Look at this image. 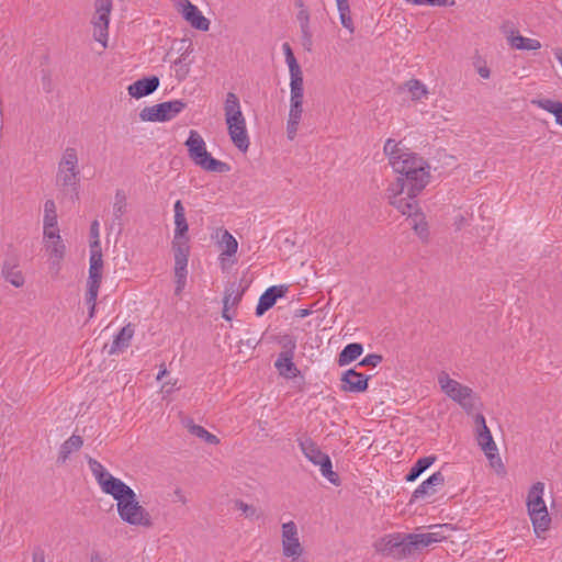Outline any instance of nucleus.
Listing matches in <instances>:
<instances>
[{
    "mask_svg": "<svg viewBox=\"0 0 562 562\" xmlns=\"http://www.w3.org/2000/svg\"><path fill=\"white\" fill-rule=\"evenodd\" d=\"M392 168L398 177L390 183L387 192L404 193L408 188L411 195H418L429 182L430 166L422 156L409 150L401 159L394 160Z\"/></svg>",
    "mask_w": 562,
    "mask_h": 562,
    "instance_id": "obj_1",
    "label": "nucleus"
},
{
    "mask_svg": "<svg viewBox=\"0 0 562 562\" xmlns=\"http://www.w3.org/2000/svg\"><path fill=\"white\" fill-rule=\"evenodd\" d=\"M110 494L116 502L120 518L132 525L151 528L154 522L149 512L137 501L135 492L123 483Z\"/></svg>",
    "mask_w": 562,
    "mask_h": 562,
    "instance_id": "obj_2",
    "label": "nucleus"
},
{
    "mask_svg": "<svg viewBox=\"0 0 562 562\" xmlns=\"http://www.w3.org/2000/svg\"><path fill=\"white\" fill-rule=\"evenodd\" d=\"M225 121L227 124L228 134L233 144L243 153H246L249 147V137L246 128V120L240 110V103L237 95L228 92L226 95L225 104Z\"/></svg>",
    "mask_w": 562,
    "mask_h": 562,
    "instance_id": "obj_3",
    "label": "nucleus"
},
{
    "mask_svg": "<svg viewBox=\"0 0 562 562\" xmlns=\"http://www.w3.org/2000/svg\"><path fill=\"white\" fill-rule=\"evenodd\" d=\"M184 145L188 147L189 157L203 170L217 173H226L231 170V166L228 164L212 157V155L206 150L203 137L196 131H190Z\"/></svg>",
    "mask_w": 562,
    "mask_h": 562,
    "instance_id": "obj_4",
    "label": "nucleus"
},
{
    "mask_svg": "<svg viewBox=\"0 0 562 562\" xmlns=\"http://www.w3.org/2000/svg\"><path fill=\"white\" fill-rule=\"evenodd\" d=\"M408 533L394 532L378 539L373 547L383 557L402 560L413 555Z\"/></svg>",
    "mask_w": 562,
    "mask_h": 562,
    "instance_id": "obj_5",
    "label": "nucleus"
},
{
    "mask_svg": "<svg viewBox=\"0 0 562 562\" xmlns=\"http://www.w3.org/2000/svg\"><path fill=\"white\" fill-rule=\"evenodd\" d=\"M438 383L442 392L452 401L457 402L462 408L467 412L473 409V391L469 386L462 385L458 381L451 379L445 371H441L438 374Z\"/></svg>",
    "mask_w": 562,
    "mask_h": 562,
    "instance_id": "obj_6",
    "label": "nucleus"
},
{
    "mask_svg": "<svg viewBox=\"0 0 562 562\" xmlns=\"http://www.w3.org/2000/svg\"><path fill=\"white\" fill-rule=\"evenodd\" d=\"M78 156L75 148H66L58 166L57 182L64 188L70 187L78 195L79 170Z\"/></svg>",
    "mask_w": 562,
    "mask_h": 562,
    "instance_id": "obj_7",
    "label": "nucleus"
},
{
    "mask_svg": "<svg viewBox=\"0 0 562 562\" xmlns=\"http://www.w3.org/2000/svg\"><path fill=\"white\" fill-rule=\"evenodd\" d=\"M182 100L161 102L151 106H145L139 112V119L144 122H167L176 117L186 109Z\"/></svg>",
    "mask_w": 562,
    "mask_h": 562,
    "instance_id": "obj_8",
    "label": "nucleus"
},
{
    "mask_svg": "<svg viewBox=\"0 0 562 562\" xmlns=\"http://www.w3.org/2000/svg\"><path fill=\"white\" fill-rule=\"evenodd\" d=\"M296 348V341L290 337H284L283 351H281L274 362V367L279 373L288 379L296 378L300 374V370L293 362L294 350Z\"/></svg>",
    "mask_w": 562,
    "mask_h": 562,
    "instance_id": "obj_9",
    "label": "nucleus"
},
{
    "mask_svg": "<svg viewBox=\"0 0 562 562\" xmlns=\"http://www.w3.org/2000/svg\"><path fill=\"white\" fill-rule=\"evenodd\" d=\"M95 15L92 24L94 26L93 36L95 41L106 46L109 15L112 10V0H95Z\"/></svg>",
    "mask_w": 562,
    "mask_h": 562,
    "instance_id": "obj_10",
    "label": "nucleus"
},
{
    "mask_svg": "<svg viewBox=\"0 0 562 562\" xmlns=\"http://www.w3.org/2000/svg\"><path fill=\"white\" fill-rule=\"evenodd\" d=\"M447 528V525H436L432 526L434 531L427 533H408L407 539H409V544L412 547V552L415 554L422 549L429 547L434 543L441 542L447 538L443 530Z\"/></svg>",
    "mask_w": 562,
    "mask_h": 562,
    "instance_id": "obj_11",
    "label": "nucleus"
},
{
    "mask_svg": "<svg viewBox=\"0 0 562 562\" xmlns=\"http://www.w3.org/2000/svg\"><path fill=\"white\" fill-rule=\"evenodd\" d=\"M88 464L93 473L98 484L105 494H112L124 482L106 471V469L95 459L89 458Z\"/></svg>",
    "mask_w": 562,
    "mask_h": 562,
    "instance_id": "obj_12",
    "label": "nucleus"
},
{
    "mask_svg": "<svg viewBox=\"0 0 562 562\" xmlns=\"http://www.w3.org/2000/svg\"><path fill=\"white\" fill-rule=\"evenodd\" d=\"M390 204L397 209L403 215L408 217L420 215V207L416 201L417 195H411L408 188L405 189L404 193L387 192Z\"/></svg>",
    "mask_w": 562,
    "mask_h": 562,
    "instance_id": "obj_13",
    "label": "nucleus"
},
{
    "mask_svg": "<svg viewBox=\"0 0 562 562\" xmlns=\"http://www.w3.org/2000/svg\"><path fill=\"white\" fill-rule=\"evenodd\" d=\"M476 426V440L485 456L492 460L496 452L497 447L492 437L490 428L486 426L485 417L482 414H477L474 418Z\"/></svg>",
    "mask_w": 562,
    "mask_h": 562,
    "instance_id": "obj_14",
    "label": "nucleus"
},
{
    "mask_svg": "<svg viewBox=\"0 0 562 562\" xmlns=\"http://www.w3.org/2000/svg\"><path fill=\"white\" fill-rule=\"evenodd\" d=\"M282 549L285 557H299L302 553L297 528L293 521L282 525Z\"/></svg>",
    "mask_w": 562,
    "mask_h": 562,
    "instance_id": "obj_15",
    "label": "nucleus"
},
{
    "mask_svg": "<svg viewBox=\"0 0 562 562\" xmlns=\"http://www.w3.org/2000/svg\"><path fill=\"white\" fill-rule=\"evenodd\" d=\"M370 379V375H364L356 369H349L345 371L341 375V385L340 389L344 392L349 393H361L367 391L368 389V381Z\"/></svg>",
    "mask_w": 562,
    "mask_h": 562,
    "instance_id": "obj_16",
    "label": "nucleus"
},
{
    "mask_svg": "<svg viewBox=\"0 0 562 562\" xmlns=\"http://www.w3.org/2000/svg\"><path fill=\"white\" fill-rule=\"evenodd\" d=\"M288 291L284 285H273L268 288L259 297L256 315L262 316L268 310H270L277 302L278 299L283 297Z\"/></svg>",
    "mask_w": 562,
    "mask_h": 562,
    "instance_id": "obj_17",
    "label": "nucleus"
},
{
    "mask_svg": "<svg viewBox=\"0 0 562 562\" xmlns=\"http://www.w3.org/2000/svg\"><path fill=\"white\" fill-rule=\"evenodd\" d=\"M445 483L443 474L438 471L425 480L412 494L409 503H414L419 499H424L426 496L434 495L437 486H441Z\"/></svg>",
    "mask_w": 562,
    "mask_h": 562,
    "instance_id": "obj_18",
    "label": "nucleus"
},
{
    "mask_svg": "<svg viewBox=\"0 0 562 562\" xmlns=\"http://www.w3.org/2000/svg\"><path fill=\"white\" fill-rule=\"evenodd\" d=\"M181 1V13L191 26L200 31H207L210 27V21L201 13L198 7L192 4L189 0Z\"/></svg>",
    "mask_w": 562,
    "mask_h": 562,
    "instance_id": "obj_19",
    "label": "nucleus"
},
{
    "mask_svg": "<svg viewBox=\"0 0 562 562\" xmlns=\"http://www.w3.org/2000/svg\"><path fill=\"white\" fill-rule=\"evenodd\" d=\"M158 87L159 78L156 76H150L142 78L135 81L134 83L130 85L127 90L132 97L139 99L149 95L150 93L156 91Z\"/></svg>",
    "mask_w": 562,
    "mask_h": 562,
    "instance_id": "obj_20",
    "label": "nucleus"
},
{
    "mask_svg": "<svg viewBox=\"0 0 562 562\" xmlns=\"http://www.w3.org/2000/svg\"><path fill=\"white\" fill-rule=\"evenodd\" d=\"M297 442L305 458H307L315 465L322 463L323 458L329 457L328 454L324 453L317 443L311 438H300L297 439Z\"/></svg>",
    "mask_w": 562,
    "mask_h": 562,
    "instance_id": "obj_21",
    "label": "nucleus"
},
{
    "mask_svg": "<svg viewBox=\"0 0 562 562\" xmlns=\"http://www.w3.org/2000/svg\"><path fill=\"white\" fill-rule=\"evenodd\" d=\"M133 336H134V326L132 324H127L119 331L117 335H115V337L108 350V353L115 355V353H119V352L123 351L124 349H126L130 346Z\"/></svg>",
    "mask_w": 562,
    "mask_h": 562,
    "instance_id": "obj_22",
    "label": "nucleus"
},
{
    "mask_svg": "<svg viewBox=\"0 0 562 562\" xmlns=\"http://www.w3.org/2000/svg\"><path fill=\"white\" fill-rule=\"evenodd\" d=\"M544 484L542 482H537L531 486L527 497L528 513H539L547 509V505L542 498Z\"/></svg>",
    "mask_w": 562,
    "mask_h": 562,
    "instance_id": "obj_23",
    "label": "nucleus"
},
{
    "mask_svg": "<svg viewBox=\"0 0 562 562\" xmlns=\"http://www.w3.org/2000/svg\"><path fill=\"white\" fill-rule=\"evenodd\" d=\"M303 102H290L289 120L286 123V134L289 139H294L299 124L302 119Z\"/></svg>",
    "mask_w": 562,
    "mask_h": 562,
    "instance_id": "obj_24",
    "label": "nucleus"
},
{
    "mask_svg": "<svg viewBox=\"0 0 562 562\" xmlns=\"http://www.w3.org/2000/svg\"><path fill=\"white\" fill-rule=\"evenodd\" d=\"M172 250L175 255V269H187L190 247L188 239H173Z\"/></svg>",
    "mask_w": 562,
    "mask_h": 562,
    "instance_id": "obj_25",
    "label": "nucleus"
},
{
    "mask_svg": "<svg viewBox=\"0 0 562 562\" xmlns=\"http://www.w3.org/2000/svg\"><path fill=\"white\" fill-rule=\"evenodd\" d=\"M175 211V237L173 239H188L186 237V234L189 229L186 214H184V207L180 200L176 201L173 205Z\"/></svg>",
    "mask_w": 562,
    "mask_h": 562,
    "instance_id": "obj_26",
    "label": "nucleus"
},
{
    "mask_svg": "<svg viewBox=\"0 0 562 562\" xmlns=\"http://www.w3.org/2000/svg\"><path fill=\"white\" fill-rule=\"evenodd\" d=\"M363 352V346L359 342H351L344 347L337 357L339 367L348 366L357 360Z\"/></svg>",
    "mask_w": 562,
    "mask_h": 562,
    "instance_id": "obj_27",
    "label": "nucleus"
},
{
    "mask_svg": "<svg viewBox=\"0 0 562 562\" xmlns=\"http://www.w3.org/2000/svg\"><path fill=\"white\" fill-rule=\"evenodd\" d=\"M83 445V440L80 436L72 435L70 438H68L59 449V454L57 458L58 463H65L69 456L78 451Z\"/></svg>",
    "mask_w": 562,
    "mask_h": 562,
    "instance_id": "obj_28",
    "label": "nucleus"
},
{
    "mask_svg": "<svg viewBox=\"0 0 562 562\" xmlns=\"http://www.w3.org/2000/svg\"><path fill=\"white\" fill-rule=\"evenodd\" d=\"M245 292V288L240 283L229 282L225 288L223 304L228 305L232 308L238 305Z\"/></svg>",
    "mask_w": 562,
    "mask_h": 562,
    "instance_id": "obj_29",
    "label": "nucleus"
},
{
    "mask_svg": "<svg viewBox=\"0 0 562 562\" xmlns=\"http://www.w3.org/2000/svg\"><path fill=\"white\" fill-rule=\"evenodd\" d=\"M127 202L126 194L123 190L119 189L115 192L113 203V222L117 224L120 231L123 227L122 217L126 213Z\"/></svg>",
    "mask_w": 562,
    "mask_h": 562,
    "instance_id": "obj_30",
    "label": "nucleus"
},
{
    "mask_svg": "<svg viewBox=\"0 0 562 562\" xmlns=\"http://www.w3.org/2000/svg\"><path fill=\"white\" fill-rule=\"evenodd\" d=\"M530 519L532 521L533 530L538 537H540L541 532H544L549 529L551 524V518L549 516L548 509H543L541 512L528 513Z\"/></svg>",
    "mask_w": 562,
    "mask_h": 562,
    "instance_id": "obj_31",
    "label": "nucleus"
},
{
    "mask_svg": "<svg viewBox=\"0 0 562 562\" xmlns=\"http://www.w3.org/2000/svg\"><path fill=\"white\" fill-rule=\"evenodd\" d=\"M532 103L536 104L538 108L553 114L555 117V122L562 126V102L554 101L551 99H539L533 100Z\"/></svg>",
    "mask_w": 562,
    "mask_h": 562,
    "instance_id": "obj_32",
    "label": "nucleus"
},
{
    "mask_svg": "<svg viewBox=\"0 0 562 562\" xmlns=\"http://www.w3.org/2000/svg\"><path fill=\"white\" fill-rule=\"evenodd\" d=\"M436 461L435 456H428L418 459L406 474L405 480L407 482H414L417 477L425 472Z\"/></svg>",
    "mask_w": 562,
    "mask_h": 562,
    "instance_id": "obj_33",
    "label": "nucleus"
},
{
    "mask_svg": "<svg viewBox=\"0 0 562 562\" xmlns=\"http://www.w3.org/2000/svg\"><path fill=\"white\" fill-rule=\"evenodd\" d=\"M102 280V269H89V277L87 282L88 301L94 302L98 297L99 288Z\"/></svg>",
    "mask_w": 562,
    "mask_h": 562,
    "instance_id": "obj_34",
    "label": "nucleus"
},
{
    "mask_svg": "<svg viewBox=\"0 0 562 562\" xmlns=\"http://www.w3.org/2000/svg\"><path fill=\"white\" fill-rule=\"evenodd\" d=\"M508 41L510 46L516 49L537 50L541 47L538 40L524 37L520 34L508 36Z\"/></svg>",
    "mask_w": 562,
    "mask_h": 562,
    "instance_id": "obj_35",
    "label": "nucleus"
},
{
    "mask_svg": "<svg viewBox=\"0 0 562 562\" xmlns=\"http://www.w3.org/2000/svg\"><path fill=\"white\" fill-rule=\"evenodd\" d=\"M290 88H291V98L290 102H303L304 88H303V75H290Z\"/></svg>",
    "mask_w": 562,
    "mask_h": 562,
    "instance_id": "obj_36",
    "label": "nucleus"
},
{
    "mask_svg": "<svg viewBox=\"0 0 562 562\" xmlns=\"http://www.w3.org/2000/svg\"><path fill=\"white\" fill-rule=\"evenodd\" d=\"M46 248L49 251L53 266L59 268V262L65 255V245L61 239L46 241Z\"/></svg>",
    "mask_w": 562,
    "mask_h": 562,
    "instance_id": "obj_37",
    "label": "nucleus"
},
{
    "mask_svg": "<svg viewBox=\"0 0 562 562\" xmlns=\"http://www.w3.org/2000/svg\"><path fill=\"white\" fill-rule=\"evenodd\" d=\"M383 150H384V154L387 156L389 164L391 166H393V161H394L393 157L395 158V160H398V159H401L402 155H404L405 153L408 151L407 148L400 147V143H396L392 138H389L385 142Z\"/></svg>",
    "mask_w": 562,
    "mask_h": 562,
    "instance_id": "obj_38",
    "label": "nucleus"
},
{
    "mask_svg": "<svg viewBox=\"0 0 562 562\" xmlns=\"http://www.w3.org/2000/svg\"><path fill=\"white\" fill-rule=\"evenodd\" d=\"M187 427L192 435L201 438L202 440L210 445H216L220 442L218 438L215 435L209 432L204 427L200 425H195L192 422H190Z\"/></svg>",
    "mask_w": 562,
    "mask_h": 562,
    "instance_id": "obj_39",
    "label": "nucleus"
},
{
    "mask_svg": "<svg viewBox=\"0 0 562 562\" xmlns=\"http://www.w3.org/2000/svg\"><path fill=\"white\" fill-rule=\"evenodd\" d=\"M405 88L411 93L412 99L417 101L428 94L426 86L418 79H411L405 83Z\"/></svg>",
    "mask_w": 562,
    "mask_h": 562,
    "instance_id": "obj_40",
    "label": "nucleus"
},
{
    "mask_svg": "<svg viewBox=\"0 0 562 562\" xmlns=\"http://www.w3.org/2000/svg\"><path fill=\"white\" fill-rule=\"evenodd\" d=\"M318 465L322 475L326 477L331 484L337 486L340 484L339 475L333 471V464L329 457L323 458L322 463Z\"/></svg>",
    "mask_w": 562,
    "mask_h": 562,
    "instance_id": "obj_41",
    "label": "nucleus"
},
{
    "mask_svg": "<svg viewBox=\"0 0 562 562\" xmlns=\"http://www.w3.org/2000/svg\"><path fill=\"white\" fill-rule=\"evenodd\" d=\"M221 245L223 247V255L226 256L235 255L238 248V243L236 238L227 231H224L222 235Z\"/></svg>",
    "mask_w": 562,
    "mask_h": 562,
    "instance_id": "obj_42",
    "label": "nucleus"
},
{
    "mask_svg": "<svg viewBox=\"0 0 562 562\" xmlns=\"http://www.w3.org/2000/svg\"><path fill=\"white\" fill-rule=\"evenodd\" d=\"M299 24L301 31V44L305 50L311 52L313 48V33L310 21H304Z\"/></svg>",
    "mask_w": 562,
    "mask_h": 562,
    "instance_id": "obj_43",
    "label": "nucleus"
},
{
    "mask_svg": "<svg viewBox=\"0 0 562 562\" xmlns=\"http://www.w3.org/2000/svg\"><path fill=\"white\" fill-rule=\"evenodd\" d=\"M90 247H91V255H90L89 269H93V270L103 269V259H102L100 241H92Z\"/></svg>",
    "mask_w": 562,
    "mask_h": 562,
    "instance_id": "obj_44",
    "label": "nucleus"
},
{
    "mask_svg": "<svg viewBox=\"0 0 562 562\" xmlns=\"http://www.w3.org/2000/svg\"><path fill=\"white\" fill-rule=\"evenodd\" d=\"M282 49L285 56V61L289 66L290 75H296L302 74L301 67L296 61V58L294 57V54L292 52V48L289 43H283Z\"/></svg>",
    "mask_w": 562,
    "mask_h": 562,
    "instance_id": "obj_45",
    "label": "nucleus"
},
{
    "mask_svg": "<svg viewBox=\"0 0 562 562\" xmlns=\"http://www.w3.org/2000/svg\"><path fill=\"white\" fill-rule=\"evenodd\" d=\"M44 225L46 226H57V214L56 206L53 200H47L44 205Z\"/></svg>",
    "mask_w": 562,
    "mask_h": 562,
    "instance_id": "obj_46",
    "label": "nucleus"
},
{
    "mask_svg": "<svg viewBox=\"0 0 562 562\" xmlns=\"http://www.w3.org/2000/svg\"><path fill=\"white\" fill-rule=\"evenodd\" d=\"M414 231L420 238H426L428 236L427 223L424 221V215L420 212L418 217L411 216Z\"/></svg>",
    "mask_w": 562,
    "mask_h": 562,
    "instance_id": "obj_47",
    "label": "nucleus"
},
{
    "mask_svg": "<svg viewBox=\"0 0 562 562\" xmlns=\"http://www.w3.org/2000/svg\"><path fill=\"white\" fill-rule=\"evenodd\" d=\"M188 270H178L175 269V279H176V295H179L181 291L184 289L186 280H187Z\"/></svg>",
    "mask_w": 562,
    "mask_h": 562,
    "instance_id": "obj_48",
    "label": "nucleus"
},
{
    "mask_svg": "<svg viewBox=\"0 0 562 562\" xmlns=\"http://www.w3.org/2000/svg\"><path fill=\"white\" fill-rule=\"evenodd\" d=\"M383 360V357L378 353H370L366 356L356 367H376Z\"/></svg>",
    "mask_w": 562,
    "mask_h": 562,
    "instance_id": "obj_49",
    "label": "nucleus"
},
{
    "mask_svg": "<svg viewBox=\"0 0 562 562\" xmlns=\"http://www.w3.org/2000/svg\"><path fill=\"white\" fill-rule=\"evenodd\" d=\"M7 281H9L12 285L19 288L22 286L24 283V278L21 272L19 271H10L5 274Z\"/></svg>",
    "mask_w": 562,
    "mask_h": 562,
    "instance_id": "obj_50",
    "label": "nucleus"
},
{
    "mask_svg": "<svg viewBox=\"0 0 562 562\" xmlns=\"http://www.w3.org/2000/svg\"><path fill=\"white\" fill-rule=\"evenodd\" d=\"M44 237L47 239V241L61 239L57 226L44 225Z\"/></svg>",
    "mask_w": 562,
    "mask_h": 562,
    "instance_id": "obj_51",
    "label": "nucleus"
},
{
    "mask_svg": "<svg viewBox=\"0 0 562 562\" xmlns=\"http://www.w3.org/2000/svg\"><path fill=\"white\" fill-rule=\"evenodd\" d=\"M236 506L243 510V513L247 516V517H250V516H254L256 514V508L251 505H247L246 503L241 502V501H238L236 502Z\"/></svg>",
    "mask_w": 562,
    "mask_h": 562,
    "instance_id": "obj_52",
    "label": "nucleus"
},
{
    "mask_svg": "<svg viewBox=\"0 0 562 562\" xmlns=\"http://www.w3.org/2000/svg\"><path fill=\"white\" fill-rule=\"evenodd\" d=\"M349 13H350V11L339 13L340 21H341V24L344 25V27L348 29L350 32H353V23H352V20H351V16Z\"/></svg>",
    "mask_w": 562,
    "mask_h": 562,
    "instance_id": "obj_53",
    "label": "nucleus"
},
{
    "mask_svg": "<svg viewBox=\"0 0 562 562\" xmlns=\"http://www.w3.org/2000/svg\"><path fill=\"white\" fill-rule=\"evenodd\" d=\"M454 3V0H425V4L428 5L451 7Z\"/></svg>",
    "mask_w": 562,
    "mask_h": 562,
    "instance_id": "obj_54",
    "label": "nucleus"
},
{
    "mask_svg": "<svg viewBox=\"0 0 562 562\" xmlns=\"http://www.w3.org/2000/svg\"><path fill=\"white\" fill-rule=\"evenodd\" d=\"M90 235L94 238L93 241H100L99 239V222L94 220L90 226Z\"/></svg>",
    "mask_w": 562,
    "mask_h": 562,
    "instance_id": "obj_55",
    "label": "nucleus"
},
{
    "mask_svg": "<svg viewBox=\"0 0 562 562\" xmlns=\"http://www.w3.org/2000/svg\"><path fill=\"white\" fill-rule=\"evenodd\" d=\"M296 20L299 23L301 22H304V21H310V12L307 9H301L299 10L297 14H296Z\"/></svg>",
    "mask_w": 562,
    "mask_h": 562,
    "instance_id": "obj_56",
    "label": "nucleus"
},
{
    "mask_svg": "<svg viewBox=\"0 0 562 562\" xmlns=\"http://www.w3.org/2000/svg\"><path fill=\"white\" fill-rule=\"evenodd\" d=\"M337 7H338L339 13L349 12L348 0H338L337 1Z\"/></svg>",
    "mask_w": 562,
    "mask_h": 562,
    "instance_id": "obj_57",
    "label": "nucleus"
},
{
    "mask_svg": "<svg viewBox=\"0 0 562 562\" xmlns=\"http://www.w3.org/2000/svg\"><path fill=\"white\" fill-rule=\"evenodd\" d=\"M477 72L484 79H487L491 75L490 69L486 66L479 67Z\"/></svg>",
    "mask_w": 562,
    "mask_h": 562,
    "instance_id": "obj_58",
    "label": "nucleus"
},
{
    "mask_svg": "<svg viewBox=\"0 0 562 562\" xmlns=\"http://www.w3.org/2000/svg\"><path fill=\"white\" fill-rule=\"evenodd\" d=\"M231 310H232L231 306L223 304L222 317L225 318L226 321L232 319V315L229 314Z\"/></svg>",
    "mask_w": 562,
    "mask_h": 562,
    "instance_id": "obj_59",
    "label": "nucleus"
},
{
    "mask_svg": "<svg viewBox=\"0 0 562 562\" xmlns=\"http://www.w3.org/2000/svg\"><path fill=\"white\" fill-rule=\"evenodd\" d=\"M95 302L97 300L93 302H89L88 301V293H86V303L90 306L89 308V316L90 317H93V314H94V310H95Z\"/></svg>",
    "mask_w": 562,
    "mask_h": 562,
    "instance_id": "obj_60",
    "label": "nucleus"
},
{
    "mask_svg": "<svg viewBox=\"0 0 562 562\" xmlns=\"http://www.w3.org/2000/svg\"><path fill=\"white\" fill-rule=\"evenodd\" d=\"M311 314V311L307 308H300L296 311L295 316L300 318H304Z\"/></svg>",
    "mask_w": 562,
    "mask_h": 562,
    "instance_id": "obj_61",
    "label": "nucleus"
},
{
    "mask_svg": "<svg viewBox=\"0 0 562 562\" xmlns=\"http://www.w3.org/2000/svg\"><path fill=\"white\" fill-rule=\"evenodd\" d=\"M33 562H44V557H43V554L34 553V555H33Z\"/></svg>",
    "mask_w": 562,
    "mask_h": 562,
    "instance_id": "obj_62",
    "label": "nucleus"
},
{
    "mask_svg": "<svg viewBox=\"0 0 562 562\" xmlns=\"http://www.w3.org/2000/svg\"><path fill=\"white\" fill-rule=\"evenodd\" d=\"M295 5H296L297 8H300V10H301V9H306V8H305V5H304V3H303V0H296V1H295Z\"/></svg>",
    "mask_w": 562,
    "mask_h": 562,
    "instance_id": "obj_63",
    "label": "nucleus"
},
{
    "mask_svg": "<svg viewBox=\"0 0 562 562\" xmlns=\"http://www.w3.org/2000/svg\"><path fill=\"white\" fill-rule=\"evenodd\" d=\"M167 373V370L166 369H162L159 371L158 375H157V380H161V378Z\"/></svg>",
    "mask_w": 562,
    "mask_h": 562,
    "instance_id": "obj_64",
    "label": "nucleus"
}]
</instances>
